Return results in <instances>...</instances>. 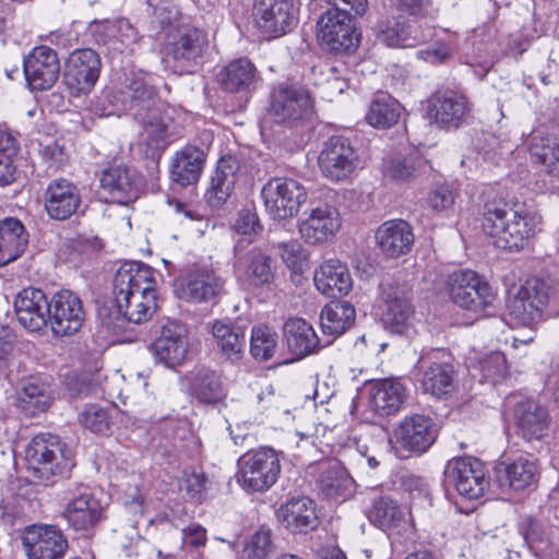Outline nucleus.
<instances>
[{
  "mask_svg": "<svg viewBox=\"0 0 559 559\" xmlns=\"http://www.w3.org/2000/svg\"><path fill=\"white\" fill-rule=\"evenodd\" d=\"M85 320L81 298L70 292L61 290L50 299L48 323L56 335H72L80 331Z\"/></svg>",
  "mask_w": 559,
  "mask_h": 559,
  "instance_id": "nucleus-19",
  "label": "nucleus"
},
{
  "mask_svg": "<svg viewBox=\"0 0 559 559\" xmlns=\"http://www.w3.org/2000/svg\"><path fill=\"white\" fill-rule=\"evenodd\" d=\"M179 298L194 304L216 305L225 295V280L211 267H194L177 281Z\"/></svg>",
  "mask_w": 559,
  "mask_h": 559,
  "instance_id": "nucleus-11",
  "label": "nucleus"
},
{
  "mask_svg": "<svg viewBox=\"0 0 559 559\" xmlns=\"http://www.w3.org/2000/svg\"><path fill=\"white\" fill-rule=\"evenodd\" d=\"M342 226L340 212L329 204H320L305 213L298 222L300 237L308 245L330 241Z\"/></svg>",
  "mask_w": 559,
  "mask_h": 559,
  "instance_id": "nucleus-20",
  "label": "nucleus"
},
{
  "mask_svg": "<svg viewBox=\"0 0 559 559\" xmlns=\"http://www.w3.org/2000/svg\"><path fill=\"white\" fill-rule=\"evenodd\" d=\"M530 152L532 158L544 165L548 174L559 176V139L557 136L535 133L531 140Z\"/></svg>",
  "mask_w": 559,
  "mask_h": 559,
  "instance_id": "nucleus-49",
  "label": "nucleus"
},
{
  "mask_svg": "<svg viewBox=\"0 0 559 559\" xmlns=\"http://www.w3.org/2000/svg\"><path fill=\"white\" fill-rule=\"evenodd\" d=\"M209 479L203 472L186 471L180 480V490L195 502H202L207 496Z\"/></svg>",
  "mask_w": 559,
  "mask_h": 559,
  "instance_id": "nucleus-59",
  "label": "nucleus"
},
{
  "mask_svg": "<svg viewBox=\"0 0 559 559\" xmlns=\"http://www.w3.org/2000/svg\"><path fill=\"white\" fill-rule=\"evenodd\" d=\"M100 187L109 194L112 202L126 204L136 198V175L127 166H110L102 173Z\"/></svg>",
  "mask_w": 559,
  "mask_h": 559,
  "instance_id": "nucleus-35",
  "label": "nucleus"
},
{
  "mask_svg": "<svg viewBox=\"0 0 559 559\" xmlns=\"http://www.w3.org/2000/svg\"><path fill=\"white\" fill-rule=\"evenodd\" d=\"M100 68L96 51L91 48L75 49L66 61L64 84L74 96L88 94L99 78Z\"/></svg>",
  "mask_w": 559,
  "mask_h": 559,
  "instance_id": "nucleus-15",
  "label": "nucleus"
},
{
  "mask_svg": "<svg viewBox=\"0 0 559 559\" xmlns=\"http://www.w3.org/2000/svg\"><path fill=\"white\" fill-rule=\"evenodd\" d=\"M444 477L448 485L467 499L481 497L489 486L484 464L472 456L450 460L444 468Z\"/></svg>",
  "mask_w": 559,
  "mask_h": 559,
  "instance_id": "nucleus-12",
  "label": "nucleus"
},
{
  "mask_svg": "<svg viewBox=\"0 0 559 559\" xmlns=\"http://www.w3.org/2000/svg\"><path fill=\"white\" fill-rule=\"evenodd\" d=\"M277 346V335L267 326L252 329L250 352L251 355L261 361L273 357Z\"/></svg>",
  "mask_w": 559,
  "mask_h": 559,
  "instance_id": "nucleus-52",
  "label": "nucleus"
},
{
  "mask_svg": "<svg viewBox=\"0 0 559 559\" xmlns=\"http://www.w3.org/2000/svg\"><path fill=\"white\" fill-rule=\"evenodd\" d=\"M510 317L519 324L530 326L544 317L559 316V289L545 281H527L509 306Z\"/></svg>",
  "mask_w": 559,
  "mask_h": 559,
  "instance_id": "nucleus-3",
  "label": "nucleus"
},
{
  "mask_svg": "<svg viewBox=\"0 0 559 559\" xmlns=\"http://www.w3.org/2000/svg\"><path fill=\"white\" fill-rule=\"evenodd\" d=\"M385 305L384 322L391 326L393 332L403 333L414 314L408 296L403 290L391 289L385 295Z\"/></svg>",
  "mask_w": 559,
  "mask_h": 559,
  "instance_id": "nucleus-47",
  "label": "nucleus"
},
{
  "mask_svg": "<svg viewBox=\"0 0 559 559\" xmlns=\"http://www.w3.org/2000/svg\"><path fill=\"white\" fill-rule=\"evenodd\" d=\"M80 423L91 432L106 433L111 426V416L107 407L98 404L87 405L80 415Z\"/></svg>",
  "mask_w": 559,
  "mask_h": 559,
  "instance_id": "nucleus-55",
  "label": "nucleus"
},
{
  "mask_svg": "<svg viewBox=\"0 0 559 559\" xmlns=\"http://www.w3.org/2000/svg\"><path fill=\"white\" fill-rule=\"evenodd\" d=\"M103 507L86 486H80L62 511L68 525L78 532H88L102 519Z\"/></svg>",
  "mask_w": 559,
  "mask_h": 559,
  "instance_id": "nucleus-23",
  "label": "nucleus"
},
{
  "mask_svg": "<svg viewBox=\"0 0 559 559\" xmlns=\"http://www.w3.org/2000/svg\"><path fill=\"white\" fill-rule=\"evenodd\" d=\"M317 473V489L323 497L346 500L354 495L356 483L338 461L320 462Z\"/></svg>",
  "mask_w": 559,
  "mask_h": 559,
  "instance_id": "nucleus-25",
  "label": "nucleus"
},
{
  "mask_svg": "<svg viewBox=\"0 0 559 559\" xmlns=\"http://www.w3.org/2000/svg\"><path fill=\"white\" fill-rule=\"evenodd\" d=\"M377 38L388 47H406V23L383 20L377 24Z\"/></svg>",
  "mask_w": 559,
  "mask_h": 559,
  "instance_id": "nucleus-57",
  "label": "nucleus"
},
{
  "mask_svg": "<svg viewBox=\"0 0 559 559\" xmlns=\"http://www.w3.org/2000/svg\"><path fill=\"white\" fill-rule=\"evenodd\" d=\"M239 466L240 485L250 492L267 491L276 484L282 472L278 453L266 447L245 454Z\"/></svg>",
  "mask_w": 559,
  "mask_h": 559,
  "instance_id": "nucleus-6",
  "label": "nucleus"
},
{
  "mask_svg": "<svg viewBox=\"0 0 559 559\" xmlns=\"http://www.w3.org/2000/svg\"><path fill=\"white\" fill-rule=\"evenodd\" d=\"M355 308L347 301H331L320 313V325L324 335L335 338L352 326Z\"/></svg>",
  "mask_w": 559,
  "mask_h": 559,
  "instance_id": "nucleus-45",
  "label": "nucleus"
},
{
  "mask_svg": "<svg viewBox=\"0 0 559 559\" xmlns=\"http://www.w3.org/2000/svg\"><path fill=\"white\" fill-rule=\"evenodd\" d=\"M207 543L206 530L199 523H190L181 530V548L200 549Z\"/></svg>",
  "mask_w": 559,
  "mask_h": 559,
  "instance_id": "nucleus-63",
  "label": "nucleus"
},
{
  "mask_svg": "<svg viewBox=\"0 0 559 559\" xmlns=\"http://www.w3.org/2000/svg\"><path fill=\"white\" fill-rule=\"evenodd\" d=\"M448 289L455 305L473 312L484 311L496 300L492 287L471 270L451 274L448 280Z\"/></svg>",
  "mask_w": 559,
  "mask_h": 559,
  "instance_id": "nucleus-8",
  "label": "nucleus"
},
{
  "mask_svg": "<svg viewBox=\"0 0 559 559\" xmlns=\"http://www.w3.org/2000/svg\"><path fill=\"white\" fill-rule=\"evenodd\" d=\"M28 235L24 225L13 217L0 222V266L16 260L26 249Z\"/></svg>",
  "mask_w": 559,
  "mask_h": 559,
  "instance_id": "nucleus-41",
  "label": "nucleus"
},
{
  "mask_svg": "<svg viewBox=\"0 0 559 559\" xmlns=\"http://www.w3.org/2000/svg\"><path fill=\"white\" fill-rule=\"evenodd\" d=\"M191 394L204 404H216L227 396V391L222 377L215 371L199 370L190 381Z\"/></svg>",
  "mask_w": 559,
  "mask_h": 559,
  "instance_id": "nucleus-46",
  "label": "nucleus"
},
{
  "mask_svg": "<svg viewBox=\"0 0 559 559\" xmlns=\"http://www.w3.org/2000/svg\"><path fill=\"white\" fill-rule=\"evenodd\" d=\"M401 112L402 106L397 100L380 95L371 102L366 120L373 128L385 129L397 123Z\"/></svg>",
  "mask_w": 559,
  "mask_h": 559,
  "instance_id": "nucleus-50",
  "label": "nucleus"
},
{
  "mask_svg": "<svg viewBox=\"0 0 559 559\" xmlns=\"http://www.w3.org/2000/svg\"><path fill=\"white\" fill-rule=\"evenodd\" d=\"M380 251L389 258L407 254L414 245L412 226L404 219H390L382 223L374 234Z\"/></svg>",
  "mask_w": 559,
  "mask_h": 559,
  "instance_id": "nucleus-28",
  "label": "nucleus"
},
{
  "mask_svg": "<svg viewBox=\"0 0 559 559\" xmlns=\"http://www.w3.org/2000/svg\"><path fill=\"white\" fill-rule=\"evenodd\" d=\"M497 474L501 485L515 491L531 488L537 483L539 476L536 462L523 456L498 467Z\"/></svg>",
  "mask_w": 559,
  "mask_h": 559,
  "instance_id": "nucleus-42",
  "label": "nucleus"
},
{
  "mask_svg": "<svg viewBox=\"0 0 559 559\" xmlns=\"http://www.w3.org/2000/svg\"><path fill=\"white\" fill-rule=\"evenodd\" d=\"M483 377L492 383L504 378L508 372L507 359L501 352H492L479 361Z\"/></svg>",
  "mask_w": 559,
  "mask_h": 559,
  "instance_id": "nucleus-60",
  "label": "nucleus"
},
{
  "mask_svg": "<svg viewBox=\"0 0 559 559\" xmlns=\"http://www.w3.org/2000/svg\"><path fill=\"white\" fill-rule=\"evenodd\" d=\"M370 521L382 530L396 527L405 519V511L392 498L380 496L372 500Z\"/></svg>",
  "mask_w": 559,
  "mask_h": 559,
  "instance_id": "nucleus-51",
  "label": "nucleus"
},
{
  "mask_svg": "<svg viewBox=\"0 0 559 559\" xmlns=\"http://www.w3.org/2000/svg\"><path fill=\"white\" fill-rule=\"evenodd\" d=\"M239 168V160L235 156L226 155L219 158L205 193L206 201L212 207H221L230 197Z\"/></svg>",
  "mask_w": 559,
  "mask_h": 559,
  "instance_id": "nucleus-34",
  "label": "nucleus"
},
{
  "mask_svg": "<svg viewBox=\"0 0 559 559\" xmlns=\"http://www.w3.org/2000/svg\"><path fill=\"white\" fill-rule=\"evenodd\" d=\"M514 420L526 439H539L548 428L547 409L534 400L516 403L513 412Z\"/></svg>",
  "mask_w": 559,
  "mask_h": 559,
  "instance_id": "nucleus-40",
  "label": "nucleus"
},
{
  "mask_svg": "<svg viewBox=\"0 0 559 559\" xmlns=\"http://www.w3.org/2000/svg\"><path fill=\"white\" fill-rule=\"evenodd\" d=\"M265 211L273 219L294 217L307 200L304 186L292 178L270 179L261 191Z\"/></svg>",
  "mask_w": 559,
  "mask_h": 559,
  "instance_id": "nucleus-7",
  "label": "nucleus"
},
{
  "mask_svg": "<svg viewBox=\"0 0 559 559\" xmlns=\"http://www.w3.org/2000/svg\"><path fill=\"white\" fill-rule=\"evenodd\" d=\"M203 36L194 27L181 25L168 34L165 62L175 72H192L201 55Z\"/></svg>",
  "mask_w": 559,
  "mask_h": 559,
  "instance_id": "nucleus-14",
  "label": "nucleus"
},
{
  "mask_svg": "<svg viewBox=\"0 0 559 559\" xmlns=\"http://www.w3.org/2000/svg\"><path fill=\"white\" fill-rule=\"evenodd\" d=\"M210 326L221 355L230 361L241 359L246 348L245 329L229 320H214Z\"/></svg>",
  "mask_w": 559,
  "mask_h": 559,
  "instance_id": "nucleus-37",
  "label": "nucleus"
},
{
  "mask_svg": "<svg viewBox=\"0 0 559 559\" xmlns=\"http://www.w3.org/2000/svg\"><path fill=\"white\" fill-rule=\"evenodd\" d=\"M311 108V97L302 87L280 85L271 94L270 114L277 123L293 124Z\"/></svg>",
  "mask_w": 559,
  "mask_h": 559,
  "instance_id": "nucleus-21",
  "label": "nucleus"
},
{
  "mask_svg": "<svg viewBox=\"0 0 559 559\" xmlns=\"http://www.w3.org/2000/svg\"><path fill=\"white\" fill-rule=\"evenodd\" d=\"M358 155L350 141L344 136H331L318 157L322 175L332 181H342L355 171Z\"/></svg>",
  "mask_w": 559,
  "mask_h": 559,
  "instance_id": "nucleus-18",
  "label": "nucleus"
},
{
  "mask_svg": "<svg viewBox=\"0 0 559 559\" xmlns=\"http://www.w3.org/2000/svg\"><path fill=\"white\" fill-rule=\"evenodd\" d=\"M429 115L441 127L457 128L468 117L469 105L464 95L444 91L430 99Z\"/></svg>",
  "mask_w": 559,
  "mask_h": 559,
  "instance_id": "nucleus-30",
  "label": "nucleus"
},
{
  "mask_svg": "<svg viewBox=\"0 0 559 559\" xmlns=\"http://www.w3.org/2000/svg\"><path fill=\"white\" fill-rule=\"evenodd\" d=\"M280 523L294 534H307L319 525L314 502L307 497L289 499L276 512Z\"/></svg>",
  "mask_w": 559,
  "mask_h": 559,
  "instance_id": "nucleus-29",
  "label": "nucleus"
},
{
  "mask_svg": "<svg viewBox=\"0 0 559 559\" xmlns=\"http://www.w3.org/2000/svg\"><path fill=\"white\" fill-rule=\"evenodd\" d=\"M188 347L187 328L176 320H167L162 325L160 334L153 344L156 359L167 367L181 364L186 358Z\"/></svg>",
  "mask_w": 559,
  "mask_h": 559,
  "instance_id": "nucleus-24",
  "label": "nucleus"
},
{
  "mask_svg": "<svg viewBox=\"0 0 559 559\" xmlns=\"http://www.w3.org/2000/svg\"><path fill=\"white\" fill-rule=\"evenodd\" d=\"M275 248L288 269L296 274L302 272V263L306 259V254L302 246L298 241L278 242Z\"/></svg>",
  "mask_w": 559,
  "mask_h": 559,
  "instance_id": "nucleus-61",
  "label": "nucleus"
},
{
  "mask_svg": "<svg viewBox=\"0 0 559 559\" xmlns=\"http://www.w3.org/2000/svg\"><path fill=\"white\" fill-rule=\"evenodd\" d=\"M234 273L238 281H245L254 287L270 284L274 278L272 259L260 249H252L237 257Z\"/></svg>",
  "mask_w": 559,
  "mask_h": 559,
  "instance_id": "nucleus-32",
  "label": "nucleus"
},
{
  "mask_svg": "<svg viewBox=\"0 0 559 559\" xmlns=\"http://www.w3.org/2000/svg\"><path fill=\"white\" fill-rule=\"evenodd\" d=\"M50 301L43 290L25 288L14 300L17 321L28 331H40L48 324Z\"/></svg>",
  "mask_w": 559,
  "mask_h": 559,
  "instance_id": "nucleus-26",
  "label": "nucleus"
},
{
  "mask_svg": "<svg viewBox=\"0 0 559 559\" xmlns=\"http://www.w3.org/2000/svg\"><path fill=\"white\" fill-rule=\"evenodd\" d=\"M399 11L412 16L436 19L438 8L435 7L432 0H395Z\"/></svg>",
  "mask_w": 559,
  "mask_h": 559,
  "instance_id": "nucleus-62",
  "label": "nucleus"
},
{
  "mask_svg": "<svg viewBox=\"0 0 559 559\" xmlns=\"http://www.w3.org/2000/svg\"><path fill=\"white\" fill-rule=\"evenodd\" d=\"M234 228L236 233L252 237L262 230L258 214L251 210H242L238 213Z\"/></svg>",
  "mask_w": 559,
  "mask_h": 559,
  "instance_id": "nucleus-64",
  "label": "nucleus"
},
{
  "mask_svg": "<svg viewBox=\"0 0 559 559\" xmlns=\"http://www.w3.org/2000/svg\"><path fill=\"white\" fill-rule=\"evenodd\" d=\"M438 433L433 418L424 414L405 416L394 429L396 444L414 455L427 452L437 440Z\"/></svg>",
  "mask_w": 559,
  "mask_h": 559,
  "instance_id": "nucleus-17",
  "label": "nucleus"
},
{
  "mask_svg": "<svg viewBox=\"0 0 559 559\" xmlns=\"http://www.w3.org/2000/svg\"><path fill=\"white\" fill-rule=\"evenodd\" d=\"M274 551L270 528L261 527L245 544L243 556L247 559H266Z\"/></svg>",
  "mask_w": 559,
  "mask_h": 559,
  "instance_id": "nucleus-54",
  "label": "nucleus"
},
{
  "mask_svg": "<svg viewBox=\"0 0 559 559\" xmlns=\"http://www.w3.org/2000/svg\"><path fill=\"white\" fill-rule=\"evenodd\" d=\"M288 350L297 358L313 354L320 341L311 324L301 318H289L283 328Z\"/></svg>",
  "mask_w": 559,
  "mask_h": 559,
  "instance_id": "nucleus-39",
  "label": "nucleus"
},
{
  "mask_svg": "<svg viewBox=\"0 0 559 559\" xmlns=\"http://www.w3.org/2000/svg\"><path fill=\"white\" fill-rule=\"evenodd\" d=\"M456 50V43L453 37L447 40H436L432 45L415 52L418 60L430 64H441L451 59Z\"/></svg>",
  "mask_w": 559,
  "mask_h": 559,
  "instance_id": "nucleus-56",
  "label": "nucleus"
},
{
  "mask_svg": "<svg viewBox=\"0 0 559 559\" xmlns=\"http://www.w3.org/2000/svg\"><path fill=\"white\" fill-rule=\"evenodd\" d=\"M318 36L335 52H349L357 48L359 35L348 12L341 9L326 10L318 21Z\"/></svg>",
  "mask_w": 559,
  "mask_h": 559,
  "instance_id": "nucleus-13",
  "label": "nucleus"
},
{
  "mask_svg": "<svg viewBox=\"0 0 559 559\" xmlns=\"http://www.w3.org/2000/svg\"><path fill=\"white\" fill-rule=\"evenodd\" d=\"M407 397V389L400 379L385 378L376 380L370 385L369 404L379 416L396 414Z\"/></svg>",
  "mask_w": 559,
  "mask_h": 559,
  "instance_id": "nucleus-31",
  "label": "nucleus"
},
{
  "mask_svg": "<svg viewBox=\"0 0 559 559\" xmlns=\"http://www.w3.org/2000/svg\"><path fill=\"white\" fill-rule=\"evenodd\" d=\"M24 73L32 90L50 88L60 74L57 52L47 46L35 47L24 59Z\"/></svg>",
  "mask_w": 559,
  "mask_h": 559,
  "instance_id": "nucleus-22",
  "label": "nucleus"
},
{
  "mask_svg": "<svg viewBox=\"0 0 559 559\" xmlns=\"http://www.w3.org/2000/svg\"><path fill=\"white\" fill-rule=\"evenodd\" d=\"M154 271L139 262L123 263L116 272L112 295L118 311L132 323H143L156 311Z\"/></svg>",
  "mask_w": 559,
  "mask_h": 559,
  "instance_id": "nucleus-1",
  "label": "nucleus"
},
{
  "mask_svg": "<svg viewBox=\"0 0 559 559\" xmlns=\"http://www.w3.org/2000/svg\"><path fill=\"white\" fill-rule=\"evenodd\" d=\"M16 401L19 407L32 416L44 412L50 403L48 385L38 377H29L23 380Z\"/></svg>",
  "mask_w": 559,
  "mask_h": 559,
  "instance_id": "nucleus-48",
  "label": "nucleus"
},
{
  "mask_svg": "<svg viewBox=\"0 0 559 559\" xmlns=\"http://www.w3.org/2000/svg\"><path fill=\"white\" fill-rule=\"evenodd\" d=\"M28 468L41 480L64 476L74 466L73 453L62 440L51 433L35 436L26 448Z\"/></svg>",
  "mask_w": 559,
  "mask_h": 559,
  "instance_id": "nucleus-5",
  "label": "nucleus"
},
{
  "mask_svg": "<svg viewBox=\"0 0 559 559\" xmlns=\"http://www.w3.org/2000/svg\"><path fill=\"white\" fill-rule=\"evenodd\" d=\"M205 163V153L195 145H186L177 151L170 163V178L186 187L195 183Z\"/></svg>",
  "mask_w": 559,
  "mask_h": 559,
  "instance_id": "nucleus-36",
  "label": "nucleus"
},
{
  "mask_svg": "<svg viewBox=\"0 0 559 559\" xmlns=\"http://www.w3.org/2000/svg\"><path fill=\"white\" fill-rule=\"evenodd\" d=\"M539 217L530 214L524 205L493 198L484 205L481 227L496 247L506 250L523 249L535 234Z\"/></svg>",
  "mask_w": 559,
  "mask_h": 559,
  "instance_id": "nucleus-2",
  "label": "nucleus"
},
{
  "mask_svg": "<svg viewBox=\"0 0 559 559\" xmlns=\"http://www.w3.org/2000/svg\"><path fill=\"white\" fill-rule=\"evenodd\" d=\"M102 103L100 115H120L128 110L133 117H139L147 110L157 107L155 78L146 72H132L126 78L124 86L118 93H106L99 99Z\"/></svg>",
  "mask_w": 559,
  "mask_h": 559,
  "instance_id": "nucleus-4",
  "label": "nucleus"
},
{
  "mask_svg": "<svg viewBox=\"0 0 559 559\" xmlns=\"http://www.w3.org/2000/svg\"><path fill=\"white\" fill-rule=\"evenodd\" d=\"M252 16L255 27L267 38L283 36L296 24L293 0H254Z\"/></svg>",
  "mask_w": 559,
  "mask_h": 559,
  "instance_id": "nucleus-16",
  "label": "nucleus"
},
{
  "mask_svg": "<svg viewBox=\"0 0 559 559\" xmlns=\"http://www.w3.org/2000/svg\"><path fill=\"white\" fill-rule=\"evenodd\" d=\"M16 140L0 130V185L5 186L14 180L15 168L12 157L16 154Z\"/></svg>",
  "mask_w": 559,
  "mask_h": 559,
  "instance_id": "nucleus-53",
  "label": "nucleus"
},
{
  "mask_svg": "<svg viewBox=\"0 0 559 559\" xmlns=\"http://www.w3.org/2000/svg\"><path fill=\"white\" fill-rule=\"evenodd\" d=\"M174 111L170 107L157 106L135 117L142 124L141 141L147 156L155 157L179 136L180 126L173 117Z\"/></svg>",
  "mask_w": 559,
  "mask_h": 559,
  "instance_id": "nucleus-10",
  "label": "nucleus"
},
{
  "mask_svg": "<svg viewBox=\"0 0 559 559\" xmlns=\"http://www.w3.org/2000/svg\"><path fill=\"white\" fill-rule=\"evenodd\" d=\"M258 80V70L248 58L230 61L218 74L222 88L229 93L249 90Z\"/></svg>",
  "mask_w": 559,
  "mask_h": 559,
  "instance_id": "nucleus-43",
  "label": "nucleus"
},
{
  "mask_svg": "<svg viewBox=\"0 0 559 559\" xmlns=\"http://www.w3.org/2000/svg\"><path fill=\"white\" fill-rule=\"evenodd\" d=\"M313 281L317 289L330 298L347 295L353 286L346 264L336 259L324 261L316 270Z\"/></svg>",
  "mask_w": 559,
  "mask_h": 559,
  "instance_id": "nucleus-33",
  "label": "nucleus"
},
{
  "mask_svg": "<svg viewBox=\"0 0 559 559\" xmlns=\"http://www.w3.org/2000/svg\"><path fill=\"white\" fill-rule=\"evenodd\" d=\"M384 175L395 181H408L416 177L417 166L414 157L393 156L384 160Z\"/></svg>",
  "mask_w": 559,
  "mask_h": 559,
  "instance_id": "nucleus-58",
  "label": "nucleus"
},
{
  "mask_svg": "<svg viewBox=\"0 0 559 559\" xmlns=\"http://www.w3.org/2000/svg\"><path fill=\"white\" fill-rule=\"evenodd\" d=\"M21 543L27 559H63L69 547L63 531L46 523L25 526L21 532Z\"/></svg>",
  "mask_w": 559,
  "mask_h": 559,
  "instance_id": "nucleus-9",
  "label": "nucleus"
},
{
  "mask_svg": "<svg viewBox=\"0 0 559 559\" xmlns=\"http://www.w3.org/2000/svg\"><path fill=\"white\" fill-rule=\"evenodd\" d=\"M47 214L57 221H63L76 213L81 204L79 188L67 179L52 180L45 191Z\"/></svg>",
  "mask_w": 559,
  "mask_h": 559,
  "instance_id": "nucleus-27",
  "label": "nucleus"
},
{
  "mask_svg": "<svg viewBox=\"0 0 559 559\" xmlns=\"http://www.w3.org/2000/svg\"><path fill=\"white\" fill-rule=\"evenodd\" d=\"M418 364L423 369L420 384L426 393L441 397L452 392L454 389V370L450 364L432 361L424 367V358H420Z\"/></svg>",
  "mask_w": 559,
  "mask_h": 559,
  "instance_id": "nucleus-44",
  "label": "nucleus"
},
{
  "mask_svg": "<svg viewBox=\"0 0 559 559\" xmlns=\"http://www.w3.org/2000/svg\"><path fill=\"white\" fill-rule=\"evenodd\" d=\"M519 533L531 552L538 559H552L557 548L551 537L550 528L542 521L525 516L519 524Z\"/></svg>",
  "mask_w": 559,
  "mask_h": 559,
  "instance_id": "nucleus-38",
  "label": "nucleus"
}]
</instances>
